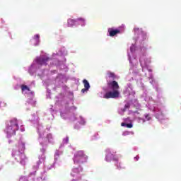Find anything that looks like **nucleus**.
Listing matches in <instances>:
<instances>
[{
  "mask_svg": "<svg viewBox=\"0 0 181 181\" xmlns=\"http://www.w3.org/2000/svg\"><path fill=\"white\" fill-rule=\"evenodd\" d=\"M18 129H19L18 119H13L6 128L5 132L7 134V136H13V135H16V131H18Z\"/></svg>",
  "mask_w": 181,
  "mask_h": 181,
  "instance_id": "f257e3e1",
  "label": "nucleus"
},
{
  "mask_svg": "<svg viewBox=\"0 0 181 181\" xmlns=\"http://www.w3.org/2000/svg\"><path fill=\"white\" fill-rule=\"evenodd\" d=\"M88 157L83 151H78L74 154V162L77 165H81V163H86Z\"/></svg>",
  "mask_w": 181,
  "mask_h": 181,
  "instance_id": "f03ea898",
  "label": "nucleus"
},
{
  "mask_svg": "<svg viewBox=\"0 0 181 181\" xmlns=\"http://www.w3.org/2000/svg\"><path fill=\"white\" fill-rule=\"evenodd\" d=\"M118 97H119V91L118 90L109 91L103 95V98L106 100L110 98H118Z\"/></svg>",
  "mask_w": 181,
  "mask_h": 181,
  "instance_id": "7ed1b4c3",
  "label": "nucleus"
},
{
  "mask_svg": "<svg viewBox=\"0 0 181 181\" xmlns=\"http://www.w3.org/2000/svg\"><path fill=\"white\" fill-rule=\"evenodd\" d=\"M50 60L49 57H40L37 58V63L40 66H47V62Z\"/></svg>",
  "mask_w": 181,
  "mask_h": 181,
  "instance_id": "20e7f679",
  "label": "nucleus"
},
{
  "mask_svg": "<svg viewBox=\"0 0 181 181\" xmlns=\"http://www.w3.org/2000/svg\"><path fill=\"white\" fill-rule=\"evenodd\" d=\"M106 160L107 162H111V160L118 162V158L117 157V156H115V154L111 153L110 150H107L106 154Z\"/></svg>",
  "mask_w": 181,
  "mask_h": 181,
  "instance_id": "39448f33",
  "label": "nucleus"
},
{
  "mask_svg": "<svg viewBox=\"0 0 181 181\" xmlns=\"http://www.w3.org/2000/svg\"><path fill=\"white\" fill-rule=\"evenodd\" d=\"M107 86L114 91H118V90H119V85H118V82L116 81H112L107 83Z\"/></svg>",
  "mask_w": 181,
  "mask_h": 181,
  "instance_id": "423d86ee",
  "label": "nucleus"
},
{
  "mask_svg": "<svg viewBox=\"0 0 181 181\" xmlns=\"http://www.w3.org/2000/svg\"><path fill=\"white\" fill-rule=\"evenodd\" d=\"M107 32L109 33V36H110L111 37H114V36H116L117 35L121 33V30L114 28H108Z\"/></svg>",
  "mask_w": 181,
  "mask_h": 181,
  "instance_id": "0eeeda50",
  "label": "nucleus"
},
{
  "mask_svg": "<svg viewBox=\"0 0 181 181\" xmlns=\"http://www.w3.org/2000/svg\"><path fill=\"white\" fill-rule=\"evenodd\" d=\"M83 84L84 86V88L81 89V93L84 94V93H87V91L90 90V83L88 81H87V79H83Z\"/></svg>",
  "mask_w": 181,
  "mask_h": 181,
  "instance_id": "6e6552de",
  "label": "nucleus"
},
{
  "mask_svg": "<svg viewBox=\"0 0 181 181\" xmlns=\"http://www.w3.org/2000/svg\"><path fill=\"white\" fill-rule=\"evenodd\" d=\"M22 93H25V91H29L31 94H33V92L30 90V88H28L26 85H21V86Z\"/></svg>",
  "mask_w": 181,
  "mask_h": 181,
  "instance_id": "1a4fd4ad",
  "label": "nucleus"
},
{
  "mask_svg": "<svg viewBox=\"0 0 181 181\" xmlns=\"http://www.w3.org/2000/svg\"><path fill=\"white\" fill-rule=\"evenodd\" d=\"M76 22H77V20L69 18L68 20V26L70 28L74 26V25H76Z\"/></svg>",
  "mask_w": 181,
  "mask_h": 181,
  "instance_id": "9d476101",
  "label": "nucleus"
},
{
  "mask_svg": "<svg viewBox=\"0 0 181 181\" xmlns=\"http://www.w3.org/2000/svg\"><path fill=\"white\" fill-rule=\"evenodd\" d=\"M107 76L109 77V78H112V80H115V78H117V76L115 75V74L111 71L107 72Z\"/></svg>",
  "mask_w": 181,
  "mask_h": 181,
  "instance_id": "9b49d317",
  "label": "nucleus"
},
{
  "mask_svg": "<svg viewBox=\"0 0 181 181\" xmlns=\"http://www.w3.org/2000/svg\"><path fill=\"white\" fill-rule=\"evenodd\" d=\"M77 22H80L81 26H86V19L83 18H78L76 19Z\"/></svg>",
  "mask_w": 181,
  "mask_h": 181,
  "instance_id": "f8f14e48",
  "label": "nucleus"
},
{
  "mask_svg": "<svg viewBox=\"0 0 181 181\" xmlns=\"http://www.w3.org/2000/svg\"><path fill=\"white\" fill-rule=\"evenodd\" d=\"M21 158H23V160L21 161V163H23V160H25V159H26V156H25V154H21Z\"/></svg>",
  "mask_w": 181,
  "mask_h": 181,
  "instance_id": "ddd939ff",
  "label": "nucleus"
},
{
  "mask_svg": "<svg viewBox=\"0 0 181 181\" xmlns=\"http://www.w3.org/2000/svg\"><path fill=\"white\" fill-rule=\"evenodd\" d=\"M133 127L134 125L132 124V123L126 124V128H132Z\"/></svg>",
  "mask_w": 181,
  "mask_h": 181,
  "instance_id": "4468645a",
  "label": "nucleus"
},
{
  "mask_svg": "<svg viewBox=\"0 0 181 181\" xmlns=\"http://www.w3.org/2000/svg\"><path fill=\"white\" fill-rule=\"evenodd\" d=\"M73 172H74V173H80V171H78V168H74Z\"/></svg>",
  "mask_w": 181,
  "mask_h": 181,
  "instance_id": "2eb2a0df",
  "label": "nucleus"
},
{
  "mask_svg": "<svg viewBox=\"0 0 181 181\" xmlns=\"http://www.w3.org/2000/svg\"><path fill=\"white\" fill-rule=\"evenodd\" d=\"M39 37H40L39 35H35V37H34V39H35L36 41H37V40H39Z\"/></svg>",
  "mask_w": 181,
  "mask_h": 181,
  "instance_id": "dca6fc26",
  "label": "nucleus"
},
{
  "mask_svg": "<svg viewBox=\"0 0 181 181\" xmlns=\"http://www.w3.org/2000/svg\"><path fill=\"white\" fill-rule=\"evenodd\" d=\"M145 117L147 119V121H150L151 117L149 116V115H146Z\"/></svg>",
  "mask_w": 181,
  "mask_h": 181,
  "instance_id": "f3484780",
  "label": "nucleus"
},
{
  "mask_svg": "<svg viewBox=\"0 0 181 181\" xmlns=\"http://www.w3.org/2000/svg\"><path fill=\"white\" fill-rule=\"evenodd\" d=\"M122 127H127V123L122 122L121 123Z\"/></svg>",
  "mask_w": 181,
  "mask_h": 181,
  "instance_id": "a211bd4d",
  "label": "nucleus"
},
{
  "mask_svg": "<svg viewBox=\"0 0 181 181\" xmlns=\"http://www.w3.org/2000/svg\"><path fill=\"white\" fill-rule=\"evenodd\" d=\"M134 159H136V160H139V156H136V157H134Z\"/></svg>",
  "mask_w": 181,
  "mask_h": 181,
  "instance_id": "6ab92c4d",
  "label": "nucleus"
},
{
  "mask_svg": "<svg viewBox=\"0 0 181 181\" xmlns=\"http://www.w3.org/2000/svg\"><path fill=\"white\" fill-rule=\"evenodd\" d=\"M139 30V28H134V32H138Z\"/></svg>",
  "mask_w": 181,
  "mask_h": 181,
  "instance_id": "aec40b11",
  "label": "nucleus"
},
{
  "mask_svg": "<svg viewBox=\"0 0 181 181\" xmlns=\"http://www.w3.org/2000/svg\"><path fill=\"white\" fill-rule=\"evenodd\" d=\"M140 63H141V64H142V61H141V59H140Z\"/></svg>",
  "mask_w": 181,
  "mask_h": 181,
  "instance_id": "412c9836",
  "label": "nucleus"
},
{
  "mask_svg": "<svg viewBox=\"0 0 181 181\" xmlns=\"http://www.w3.org/2000/svg\"><path fill=\"white\" fill-rule=\"evenodd\" d=\"M66 141H67V142L69 141V138H66Z\"/></svg>",
  "mask_w": 181,
  "mask_h": 181,
  "instance_id": "4be33fe9",
  "label": "nucleus"
},
{
  "mask_svg": "<svg viewBox=\"0 0 181 181\" xmlns=\"http://www.w3.org/2000/svg\"><path fill=\"white\" fill-rule=\"evenodd\" d=\"M128 107V106L127 105H125V108H127Z\"/></svg>",
  "mask_w": 181,
  "mask_h": 181,
  "instance_id": "5701e85b",
  "label": "nucleus"
},
{
  "mask_svg": "<svg viewBox=\"0 0 181 181\" xmlns=\"http://www.w3.org/2000/svg\"><path fill=\"white\" fill-rule=\"evenodd\" d=\"M83 170V168H81V172Z\"/></svg>",
  "mask_w": 181,
  "mask_h": 181,
  "instance_id": "b1692460",
  "label": "nucleus"
},
{
  "mask_svg": "<svg viewBox=\"0 0 181 181\" xmlns=\"http://www.w3.org/2000/svg\"><path fill=\"white\" fill-rule=\"evenodd\" d=\"M72 181H76V180H73Z\"/></svg>",
  "mask_w": 181,
  "mask_h": 181,
  "instance_id": "393cba45",
  "label": "nucleus"
}]
</instances>
